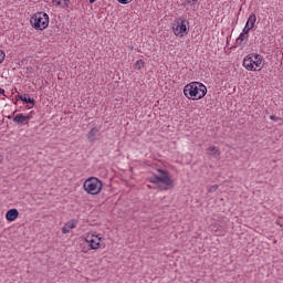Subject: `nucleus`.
Returning <instances> with one entry per match:
<instances>
[{"label":"nucleus","mask_w":283,"mask_h":283,"mask_svg":"<svg viewBox=\"0 0 283 283\" xmlns=\"http://www.w3.org/2000/svg\"><path fill=\"white\" fill-rule=\"evenodd\" d=\"M184 94L187 98L200 101V98H205V96H207V86L200 82H191L185 86Z\"/></svg>","instance_id":"nucleus-1"},{"label":"nucleus","mask_w":283,"mask_h":283,"mask_svg":"<svg viewBox=\"0 0 283 283\" xmlns=\"http://www.w3.org/2000/svg\"><path fill=\"white\" fill-rule=\"evenodd\" d=\"M160 176H154L149 178V182L157 186L159 191H167V189H174V179L169 176V172L158 169Z\"/></svg>","instance_id":"nucleus-2"},{"label":"nucleus","mask_w":283,"mask_h":283,"mask_svg":"<svg viewBox=\"0 0 283 283\" xmlns=\"http://www.w3.org/2000/svg\"><path fill=\"white\" fill-rule=\"evenodd\" d=\"M262 55L251 53L244 57L243 67L250 72H260L262 70Z\"/></svg>","instance_id":"nucleus-3"},{"label":"nucleus","mask_w":283,"mask_h":283,"mask_svg":"<svg viewBox=\"0 0 283 283\" xmlns=\"http://www.w3.org/2000/svg\"><path fill=\"white\" fill-rule=\"evenodd\" d=\"M83 188L90 196H98V193L103 191V181L96 177H90L84 181Z\"/></svg>","instance_id":"nucleus-4"},{"label":"nucleus","mask_w":283,"mask_h":283,"mask_svg":"<svg viewBox=\"0 0 283 283\" xmlns=\"http://www.w3.org/2000/svg\"><path fill=\"white\" fill-rule=\"evenodd\" d=\"M30 23L35 30H45L50 25V17L45 12H38L32 15Z\"/></svg>","instance_id":"nucleus-5"},{"label":"nucleus","mask_w":283,"mask_h":283,"mask_svg":"<svg viewBox=\"0 0 283 283\" xmlns=\"http://www.w3.org/2000/svg\"><path fill=\"white\" fill-rule=\"evenodd\" d=\"M187 20L179 18L177 19L175 25L172 27V32L176 36H185L189 31L187 30Z\"/></svg>","instance_id":"nucleus-6"},{"label":"nucleus","mask_w":283,"mask_h":283,"mask_svg":"<svg viewBox=\"0 0 283 283\" xmlns=\"http://www.w3.org/2000/svg\"><path fill=\"white\" fill-rule=\"evenodd\" d=\"M101 136V130L97 127H93L86 135L88 143H96Z\"/></svg>","instance_id":"nucleus-7"},{"label":"nucleus","mask_w":283,"mask_h":283,"mask_svg":"<svg viewBox=\"0 0 283 283\" xmlns=\"http://www.w3.org/2000/svg\"><path fill=\"white\" fill-rule=\"evenodd\" d=\"M30 118H32L30 115L24 116L23 114H17L13 117V123H17V125H28Z\"/></svg>","instance_id":"nucleus-8"},{"label":"nucleus","mask_w":283,"mask_h":283,"mask_svg":"<svg viewBox=\"0 0 283 283\" xmlns=\"http://www.w3.org/2000/svg\"><path fill=\"white\" fill-rule=\"evenodd\" d=\"M18 218H19V210L17 209H10L6 213V219L8 220V222H14V220Z\"/></svg>","instance_id":"nucleus-9"},{"label":"nucleus","mask_w":283,"mask_h":283,"mask_svg":"<svg viewBox=\"0 0 283 283\" xmlns=\"http://www.w3.org/2000/svg\"><path fill=\"white\" fill-rule=\"evenodd\" d=\"M71 229H76V220L74 219L64 224V227L62 228V233H70Z\"/></svg>","instance_id":"nucleus-10"},{"label":"nucleus","mask_w":283,"mask_h":283,"mask_svg":"<svg viewBox=\"0 0 283 283\" xmlns=\"http://www.w3.org/2000/svg\"><path fill=\"white\" fill-rule=\"evenodd\" d=\"M86 242L90 243V247H91V249H93V250L101 249V238H98L97 241H96V240H94V239L87 237V238H86Z\"/></svg>","instance_id":"nucleus-11"},{"label":"nucleus","mask_w":283,"mask_h":283,"mask_svg":"<svg viewBox=\"0 0 283 283\" xmlns=\"http://www.w3.org/2000/svg\"><path fill=\"white\" fill-rule=\"evenodd\" d=\"M249 43V33H241L237 39V45H247Z\"/></svg>","instance_id":"nucleus-12"},{"label":"nucleus","mask_w":283,"mask_h":283,"mask_svg":"<svg viewBox=\"0 0 283 283\" xmlns=\"http://www.w3.org/2000/svg\"><path fill=\"white\" fill-rule=\"evenodd\" d=\"M255 21H258L255 13H251L245 24L247 28H249V30H253V28H255Z\"/></svg>","instance_id":"nucleus-13"},{"label":"nucleus","mask_w":283,"mask_h":283,"mask_svg":"<svg viewBox=\"0 0 283 283\" xmlns=\"http://www.w3.org/2000/svg\"><path fill=\"white\" fill-rule=\"evenodd\" d=\"M207 154H209V156H214V158H218V156H220L221 151L219 150L218 147L210 146L207 148Z\"/></svg>","instance_id":"nucleus-14"},{"label":"nucleus","mask_w":283,"mask_h":283,"mask_svg":"<svg viewBox=\"0 0 283 283\" xmlns=\"http://www.w3.org/2000/svg\"><path fill=\"white\" fill-rule=\"evenodd\" d=\"M18 98L23 103H29L30 105H34V98H30V95L28 94L19 95Z\"/></svg>","instance_id":"nucleus-15"},{"label":"nucleus","mask_w":283,"mask_h":283,"mask_svg":"<svg viewBox=\"0 0 283 283\" xmlns=\"http://www.w3.org/2000/svg\"><path fill=\"white\" fill-rule=\"evenodd\" d=\"M54 6H57L60 8H67L70 6V0H52Z\"/></svg>","instance_id":"nucleus-16"},{"label":"nucleus","mask_w":283,"mask_h":283,"mask_svg":"<svg viewBox=\"0 0 283 283\" xmlns=\"http://www.w3.org/2000/svg\"><path fill=\"white\" fill-rule=\"evenodd\" d=\"M143 67H145V61L138 60V61L135 63V70H143Z\"/></svg>","instance_id":"nucleus-17"},{"label":"nucleus","mask_w":283,"mask_h":283,"mask_svg":"<svg viewBox=\"0 0 283 283\" xmlns=\"http://www.w3.org/2000/svg\"><path fill=\"white\" fill-rule=\"evenodd\" d=\"M218 185H213V186H211L210 188H209V193H213V191H218Z\"/></svg>","instance_id":"nucleus-18"},{"label":"nucleus","mask_w":283,"mask_h":283,"mask_svg":"<svg viewBox=\"0 0 283 283\" xmlns=\"http://www.w3.org/2000/svg\"><path fill=\"white\" fill-rule=\"evenodd\" d=\"M6 61V52L0 50V63H3Z\"/></svg>","instance_id":"nucleus-19"},{"label":"nucleus","mask_w":283,"mask_h":283,"mask_svg":"<svg viewBox=\"0 0 283 283\" xmlns=\"http://www.w3.org/2000/svg\"><path fill=\"white\" fill-rule=\"evenodd\" d=\"M186 3H188V6H196V3H198V0H186Z\"/></svg>","instance_id":"nucleus-20"},{"label":"nucleus","mask_w":283,"mask_h":283,"mask_svg":"<svg viewBox=\"0 0 283 283\" xmlns=\"http://www.w3.org/2000/svg\"><path fill=\"white\" fill-rule=\"evenodd\" d=\"M118 3H122L123 6H127V3H132V0H117Z\"/></svg>","instance_id":"nucleus-21"},{"label":"nucleus","mask_w":283,"mask_h":283,"mask_svg":"<svg viewBox=\"0 0 283 283\" xmlns=\"http://www.w3.org/2000/svg\"><path fill=\"white\" fill-rule=\"evenodd\" d=\"M270 120H282V118L275 116V115H271L270 116Z\"/></svg>","instance_id":"nucleus-22"},{"label":"nucleus","mask_w":283,"mask_h":283,"mask_svg":"<svg viewBox=\"0 0 283 283\" xmlns=\"http://www.w3.org/2000/svg\"><path fill=\"white\" fill-rule=\"evenodd\" d=\"M250 30H251V29H249V27H247V24H245L242 34H249V31H250Z\"/></svg>","instance_id":"nucleus-23"},{"label":"nucleus","mask_w":283,"mask_h":283,"mask_svg":"<svg viewBox=\"0 0 283 283\" xmlns=\"http://www.w3.org/2000/svg\"><path fill=\"white\" fill-rule=\"evenodd\" d=\"M1 94H6V90L0 88V96H1Z\"/></svg>","instance_id":"nucleus-24"},{"label":"nucleus","mask_w":283,"mask_h":283,"mask_svg":"<svg viewBox=\"0 0 283 283\" xmlns=\"http://www.w3.org/2000/svg\"><path fill=\"white\" fill-rule=\"evenodd\" d=\"M88 1H90V3H95L96 0H88Z\"/></svg>","instance_id":"nucleus-25"},{"label":"nucleus","mask_w":283,"mask_h":283,"mask_svg":"<svg viewBox=\"0 0 283 283\" xmlns=\"http://www.w3.org/2000/svg\"><path fill=\"white\" fill-rule=\"evenodd\" d=\"M3 160V156L0 155V163Z\"/></svg>","instance_id":"nucleus-26"}]
</instances>
